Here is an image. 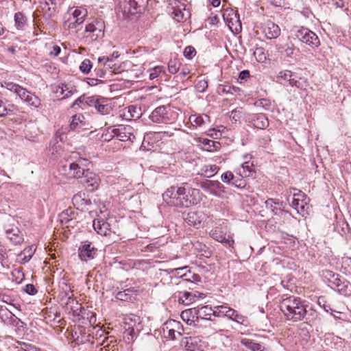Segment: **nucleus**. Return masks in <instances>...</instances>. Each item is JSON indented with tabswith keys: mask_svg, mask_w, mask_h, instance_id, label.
Here are the masks:
<instances>
[{
	"mask_svg": "<svg viewBox=\"0 0 351 351\" xmlns=\"http://www.w3.org/2000/svg\"><path fill=\"white\" fill-rule=\"evenodd\" d=\"M306 302L300 298L289 296L280 302V310L287 320L298 322L306 315Z\"/></svg>",
	"mask_w": 351,
	"mask_h": 351,
	"instance_id": "1",
	"label": "nucleus"
},
{
	"mask_svg": "<svg viewBox=\"0 0 351 351\" xmlns=\"http://www.w3.org/2000/svg\"><path fill=\"white\" fill-rule=\"evenodd\" d=\"M105 23L100 18L93 19L85 25L84 39L87 43H90L104 36Z\"/></svg>",
	"mask_w": 351,
	"mask_h": 351,
	"instance_id": "2",
	"label": "nucleus"
},
{
	"mask_svg": "<svg viewBox=\"0 0 351 351\" xmlns=\"http://www.w3.org/2000/svg\"><path fill=\"white\" fill-rule=\"evenodd\" d=\"M148 0H120L119 10L124 18H130L137 14H141Z\"/></svg>",
	"mask_w": 351,
	"mask_h": 351,
	"instance_id": "3",
	"label": "nucleus"
},
{
	"mask_svg": "<svg viewBox=\"0 0 351 351\" xmlns=\"http://www.w3.org/2000/svg\"><path fill=\"white\" fill-rule=\"evenodd\" d=\"M172 110L169 106H161L156 108L150 114V119L157 123H166L172 121Z\"/></svg>",
	"mask_w": 351,
	"mask_h": 351,
	"instance_id": "4",
	"label": "nucleus"
},
{
	"mask_svg": "<svg viewBox=\"0 0 351 351\" xmlns=\"http://www.w3.org/2000/svg\"><path fill=\"white\" fill-rule=\"evenodd\" d=\"M295 36L301 42L312 47H317L320 44L318 36L308 29L302 28L298 30Z\"/></svg>",
	"mask_w": 351,
	"mask_h": 351,
	"instance_id": "5",
	"label": "nucleus"
},
{
	"mask_svg": "<svg viewBox=\"0 0 351 351\" xmlns=\"http://www.w3.org/2000/svg\"><path fill=\"white\" fill-rule=\"evenodd\" d=\"M308 199L301 191L293 194L291 205L294 209L297 210L298 213L302 215V216L307 214V210L308 208Z\"/></svg>",
	"mask_w": 351,
	"mask_h": 351,
	"instance_id": "6",
	"label": "nucleus"
},
{
	"mask_svg": "<svg viewBox=\"0 0 351 351\" xmlns=\"http://www.w3.org/2000/svg\"><path fill=\"white\" fill-rule=\"evenodd\" d=\"M134 130L130 125H120L117 128L111 129V133L113 134L111 137L116 136L121 141H133L135 139Z\"/></svg>",
	"mask_w": 351,
	"mask_h": 351,
	"instance_id": "7",
	"label": "nucleus"
},
{
	"mask_svg": "<svg viewBox=\"0 0 351 351\" xmlns=\"http://www.w3.org/2000/svg\"><path fill=\"white\" fill-rule=\"evenodd\" d=\"M186 191L184 195H180V197L176 199L173 202V205L175 206H183L189 207L191 206L197 204V199L195 193L196 192L195 189H192L189 186L186 188Z\"/></svg>",
	"mask_w": 351,
	"mask_h": 351,
	"instance_id": "8",
	"label": "nucleus"
},
{
	"mask_svg": "<svg viewBox=\"0 0 351 351\" xmlns=\"http://www.w3.org/2000/svg\"><path fill=\"white\" fill-rule=\"evenodd\" d=\"M82 178L81 182L85 184L89 191H94L97 189L100 182V178L96 173L86 169Z\"/></svg>",
	"mask_w": 351,
	"mask_h": 351,
	"instance_id": "9",
	"label": "nucleus"
},
{
	"mask_svg": "<svg viewBox=\"0 0 351 351\" xmlns=\"http://www.w3.org/2000/svg\"><path fill=\"white\" fill-rule=\"evenodd\" d=\"M180 322L175 320H169L163 324L162 332L164 337L169 339H176V335H181V332L176 330V328H180Z\"/></svg>",
	"mask_w": 351,
	"mask_h": 351,
	"instance_id": "10",
	"label": "nucleus"
},
{
	"mask_svg": "<svg viewBox=\"0 0 351 351\" xmlns=\"http://www.w3.org/2000/svg\"><path fill=\"white\" fill-rule=\"evenodd\" d=\"M186 187H179L176 189L174 186H171L162 194L164 201L168 204H172L174 200L179 199L180 195H184L186 193Z\"/></svg>",
	"mask_w": 351,
	"mask_h": 351,
	"instance_id": "11",
	"label": "nucleus"
},
{
	"mask_svg": "<svg viewBox=\"0 0 351 351\" xmlns=\"http://www.w3.org/2000/svg\"><path fill=\"white\" fill-rule=\"evenodd\" d=\"M97 251V248H95L91 243L85 241L79 247L78 256L82 261H86L88 259L93 258Z\"/></svg>",
	"mask_w": 351,
	"mask_h": 351,
	"instance_id": "12",
	"label": "nucleus"
},
{
	"mask_svg": "<svg viewBox=\"0 0 351 351\" xmlns=\"http://www.w3.org/2000/svg\"><path fill=\"white\" fill-rule=\"evenodd\" d=\"M179 4L180 2L176 0H173L171 3H170V5H172L171 8L172 10L171 15L173 19L177 22H181L186 19L190 15L189 10L185 8H181Z\"/></svg>",
	"mask_w": 351,
	"mask_h": 351,
	"instance_id": "13",
	"label": "nucleus"
},
{
	"mask_svg": "<svg viewBox=\"0 0 351 351\" xmlns=\"http://www.w3.org/2000/svg\"><path fill=\"white\" fill-rule=\"evenodd\" d=\"M73 206L78 210H88V206L91 204L90 199L85 193L79 192L74 195L72 199Z\"/></svg>",
	"mask_w": 351,
	"mask_h": 351,
	"instance_id": "14",
	"label": "nucleus"
},
{
	"mask_svg": "<svg viewBox=\"0 0 351 351\" xmlns=\"http://www.w3.org/2000/svg\"><path fill=\"white\" fill-rule=\"evenodd\" d=\"M278 78L288 82L291 86H296L300 88L303 87L304 81L301 78L298 80L296 75L293 74L291 71L285 70L280 71L278 75Z\"/></svg>",
	"mask_w": 351,
	"mask_h": 351,
	"instance_id": "15",
	"label": "nucleus"
},
{
	"mask_svg": "<svg viewBox=\"0 0 351 351\" xmlns=\"http://www.w3.org/2000/svg\"><path fill=\"white\" fill-rule=\"evenodd\" d=\"M262 28L263 33L268 39L276 38L280 34V29L278 25L271 21H266Z\"/></svg>",
	"mask_w": 351,
	"mask_h": 351,
	"instance_id": "16",
	"label": "nucleus"
},
{
	"mask_svg": "<svg viewBox=\"0 0 351 351\" xmlns=\"http://www.w3.org/2000/svg\"><path fill=\"white\" fill-rule=\"evenodd\" d=\"M40 8L46 19L53 17L57 11V4L54 0H46L40 3Z\"/></svg>",
	"mask_w": 351,
	"mask_h": 351,
	"instance_id": "17",
	"label": "nucleus"
},
{
	"mask_svg": "<svg viewBox=\"0 0 351 351\" xmlns=\"http://www.w3.org/2000/svg\"><path fill=\"white\" fill-rule=\"evenodd\" d=\"M87 161L85 159H80L76 162H71L69 165V175L74 178H81L86 171L82 166L85 165Z\"/></svg>",
	"mask_w": 351,
	"mask_h": 351,
	"instance_id": "18",
	"label": "nucleus"
},
{
	"mask_svg": "<svg viewBox=\"0 0 351 351\" xmlns=\"http://www.w3.org/2000/svg\"><path fill=\"white\" fill-rule=\"evenodd\" d=\"M204 260L199 257V274L204 277V281H210L214 278L213 267L210 265H203ZM199 282H202V278L199 276Z\"/></svg>",
	"mask_w": 351,
	"mask_h": 351,
	"instance_id": "19",
	"label": "nucleus"
},
{
	"mask_svg": "<svg viewBox=\"0 0 351 351\" xmlns=\"http://www.w3.org/2000/svg\"><path fill=\"white\" fill-rule=\"evenodd\" d=\"M181 317L188 325L196 326L197 322V308H191L183 311L181 313Z\"/></svg>",
	"mask_w": 351,
	"mask_h": 351,
	"instance_id": "20",
	"label": "nucleus"
},
{
	"mask_svg": "<svg viewBox=\"0 0 351 351\" xmlns=\"http://www.w3.org/2000/svg\"><path fill=\"white\" fill-rule=\"evenodd\" d=\"M247 119L255 128L258 129H265L269 125V121L264 114L250 115Z\"/></svg>",
	"mask_w": 351,
	"mask_h": 351,
	"instance_id": "21",
	"label": "nucleus"
},
{
	"mask_svg": "<svg viewBox=\"0 0 351 351\" xmlns=\"http://www.w3.org/2000/svg\"><path fill=\"white\" fill-rule=\"evenodd\" d=\"M5 233L7 238L14 245H20L24 241L23 234L21 232V230L16 227L8 229Z\"/></svg>",
	"mask_w": 351,
	"mask_h": 351,
	"instance_id": "22",
	"label": "nucleus"
},
{
	"mask_svg": "<svg viewBox=\"0 0 351 351\" xmlns=\"http://www.w3.org/2000/svg\"><path fill=\"white\" fill-rule=\"evenodd\" d=\"M94 230L100 235L108 236L111 233L110 224L104 219H95L93 223Z\"/></svg>",
	"mask_w": 351,
	"mask_h": 351,
	"instance_id": "23",
	"label": "nucleus"
},
{
	"mask_svg": "<svg viewBox=\"0 0 351 351\" xmlns=\"http://www.w3.org/2000/svg\"><path fill=\"white\" fill-rule=\"evenodd\" d=\"M276 49L278 53H280L282 56L293 58L295 55V48L293 43L291 42L286 43H278L276 45Z\"/></svg>",
	"mask_w": 351,
	"mask_h": 351,
	"instance_id": "24",
	"label": "nucleus"
},
{
	"mask_svg": "<svg viewBox=\"0 0 351 351\" xmlns=\"http://www.w3.org/2000/svg\"><path fill=\"white\" fill-rule=\"evenodd\" d=\"M4 87L8 90L16 93L21 100H23L26 96L28 97L29 93L25 88L13 82H5Z\"/></svg>",
	"mask_w": 351,
	"mask_h": 351,
	"instance_id": "25",
	"label": "nucleus"
},
{
	"mask_svg": "<svg viewBox=\"0 0 351 351\" xmlns=\"http://www.w3.org/2000/svg\"><path fill=\"white\" fill-rule=\"evenodd\" d=\"M75 213L71 208L66 209L60 215V221L62 225L66 227L73 226L76 222L74 217Z\"/></svg>",
	"mask_w": 351,
	"mask_h": 351,
	"instance_id": "26",
	"label": "nucleus"
},
{
	"mask_svg": "<svg viewBox=\"0 0 351 351\" xmlns=\"http://www.w3.org/2000/svg\"><path fill=\"white\" fill-rule=\"evenodd\" d=\"M64 20L63 27L66 29L76 28L77 25L82 24L84 21L71 16V10H69L64 15Z\"/></svg>",
	"mask_w": 351,
	"mask_h": 351,
	"instance_id": "27",
	"label": "nucleus"
},
{
	"mask_svg": "<svg viewBox=\"0 0 351 351\" xmlns=\"http://www.w3.org/2000/svg\"><path fill=\"white\" fill-rule=\"evenodd\" d=\"M249 156L247 155L244 156L243 159L245 162L236 169L237 173L243 178L249 177L252 173V163L250 164V162L247 160ZM250 158H251V157H250Z\"/></svg>",
	"mask_w": 351,
	"mask_h": 351,
	"instance_id": "28",
	"label": "nucleus"
},
{
	"mask_svg": "<svg viewBox=\"0 0 351 351\" xmlns=\"http://www.w3.org/2000/svg\"><path fill=\"white\" fill-rule=\"evenodd\" d=\"M332 288L344 296L351 295V283L347 280L340 278L339 283H337Z\"/></svg>",
	"mask_w": 351,
	"mask_h": 351,
	"instance_id": "29",
	"label": "nucleus"
},
{
	"mask_svg": "<svg viewBox=\"0 0 351 351\" xmlns=\"http://www.w3.org/2000/svg\"><path fill=\"white\" fill-rule=\"evenodd\" d=\"M119 57V53L117 51H114L110 56H102L98 58L99 63H104V66L108 68L111 70L112 72L116 73L117 69L115 67L116 64L111 65L110 62H113L114 60Z\"/></svg>",
	"mask_w": 351,
	"mask_h": 351,
	"instance_id": "30",
	"label": "nucleus"
},
{
	"mask_svg": "<svg viewBox=\"0 0 351 351\" xmlns=\"http://www.w3.org/2000/svg\"><path fill=\"white\" fill-rule=\"evenodd\" d=\"M200 186L205 191L214 193L216 189L219 188L220 183L218 181H213L204 178L202 180H199Z\"/></svg>",
	"mask_w": 351,
	"mask_h": 351,
	"instance_id": "31",
	"label": "nucleus"
},
{
	"mask_svg": "<svg viewBox=\"0 0 351 351\" xmlns=\"http://www.w3.org/2000/svg\"><path fill=\"white\" fill-rule=\"evenodd\" d=\"M199 143H202V149L207 152L216 151L220 147V143L217 141L199 137Z\"/></svg>",
	"mask_w": 351,
	"mask_h": 351,
	"instance_id": "32",
	"label": "nucleus"
},
{
	"mask_svg": "<svg viewBox=\"0 0 351 351\" xmlns=\"http://www.w3.org/2000/svg\"><path fill=\"white\" fill-rule=\"evenodd\" d=\"M95 109L101 114H108L112 110L111 105L108 102L107 99L104 97H100Z\"/></svg>",
	"mask_w": 351,
	"mask_h": 351,
	"instance_id": "33",
	"label": "nucleus"
},
{
	"mask_svg": "<svg viewBox=\"0 0 351 351\" xmlns=\"http://www.w3.org/2000/svg\"><path fill=\"white\" fill-rule=\"evenodd\" d=\"M211 235L215 240L221 243H223L229 247L232 246V245L234 244V240L232 239L231 237L228 236V237H226V235L223 234L220 232H218L217 230L213 231Z\"/></svg>",
	"mask_w": 351,
	"mask_h": 351,
	"instance_id": "34",
	"label": "nucleus"
},
{
	"mask_svg": "<svg viewBox=\"0 0 351 351\" xmlns=\"http://www.w3.org/2000/svg\"><path fill=\"white\" fill-rule=\"evenodd\" d=\"M241 343L252 351H265V347L249 339H241Z\"/></svg>",
	"mask_w": 351,
	"mask_h": 351,
	"instance_id": "35",
	"label": "nucleus"
},
{
	"mask_svg": "<svg viewBox=\"0 0 351 351\" xmlns=\"http://www.w3.org/2000/svg\"><path fill=\"white\" fill-rule=\"evenodd\" d=\"M85 118L82 114H76L72 117V121L69 125L71 130L81 128L84 125V121Z\"/></svg>",
	"mask_w": 351,
	"mask_h": 351,
	"instance_id": "36",
	"label": "nucleus"
},
{
	"mask_svg": "<svg viewBox=\"0 0 351 351\" xmlns=\"http://www.w3.org/2000/svg\"><path fill=\"white\" fill-rule=\"evenodd\" d=\"M214 316V309L208 305L199 307V317L203 320H211V316Z\"/></svg>",
	"mask_w": 351,
	"mask_h": 351,
	"instance_id": "37",
	"label": "nucleus"
},
{
	"mask_svg": "<svg viewBox=\"0 0 351 351\" xmlns=\"http://www.w3.org/2000/svg\"><path fill=\"white\" fill-rule=\"evenodd\" d=\"M138 332V329H134V327L128 326V328L125 330L123 333V337L125 341L128 343L134 341L136 338Z\"/></svg>",
	"mask_w": 351,
	"mask_h": 351,
	"instance_id": "38",
	"label": "nucleus"
},
{
	"mask_svg": "<svg viewBox=\"0 0 351 351\" xmlns=\"http://www.w3.org/2000/svg\"><path fill=\"white\" fill-rule=\"evenodd\" d=\"M195 301V295L191 292L184 291L180 293L178 302L180 303L189 305Z\"/></svg>",
	"mask_w": 351,
	"mask_h": 351,
	"instance_id": "39",
	"label": "nucleus"
},
{
	"mask_svg": "<svg viewBox=\"0 0 351 351\" xmlns=\"http://www.w3.org/2000/svg\"><path fill=\"white\" fill-rule=\"evenodd\" d=\"M135 291L132 289H127L123 291H119L116 295V298L121 301H130L132 299Z\"/></svg>",
	"mask_w": 351,
	"mask_h": 351,
	"instance_id": "40",
	"label": "nucleus"
},
{
	"mask_svg": "<svg viewBox=\"0 0 351 351\" xmlns=\"http://www.w3.org/2000/svg\"><path fill=\"white\" fill-rule=\"evenodd\" d=\"M15 26L18 29H22L27 24V18L23 13L18 12L14 14Z\"/></svg>",
	"mask_w": 351,
	"mask_h": 351,
	"instance_id": "41",
	"label": "nucleus"
},
{
	"mask_svg": "<svg viewBox=\"0 0 351 351\" xmlns=\"http://www.w3.org/2000/svg\"><path fill=\"white\" fill-rule=\"evenodd\" d=\"M218 168L215 165H205L201 169V174L204 178H210L217 173Z\"/></svg>",
	"mask_w": 351,
	"mask_h": 351,
	"instance_id": "42",
	"label": "nucleus"
},
{
	"mask_svg": "<svg viewBox=\"0 0 351 351\" xmlns=\"http://www.w3.org/2000/svg\"><path fill=\"white\" fill-rule=\"evenodd\" d=\"M58 138H60V141H63L62 134H60L59 131L56 132V137L50 143V145H52L51 147L50 148V150H51L52 154H54L55 152L58 154H60V151L61 150V147L60 145H58Z\"/></svg>",
	"mask_w": 351,
	"mask_h": 351,
	"instance_id": "43",
	"label": "nucleus"
},
{
	"mask_svg": "<svg viewBox=\"0 0 351 351\" xmlns=\"http://www.w3.org/2000/svg\"><path fill=\"white\" fill-rule=\"evenodd\" d=\"M324 276L330 284L331 287H333L337 283H339V279L341 278L339 274H335L333 271L329 270L325 271Z\"/></svg>",
	"mask_w": 351,
	"mask_h": 351,
	"instance_id": "44",
	"label": "nucleus"
},
{
	"mask_svg": "<svg viewBox=\"0 0 351 351\" xmlns=\"http://www.w3.org/2000/svg\"><path fill=\"white\" fill-rule=\"evenodd\" d=\"M149 79L154 80L157 77H161L165 75V68L162 66H157L149 69Z\"/></svg>",
	"mask_w": 351,
	"mask_h": 351,
	"instance_id": "45",
	"label": "nucleus"
},
{
	"mask_svg": "<svg viewBox=\"0 0 351 351\" xmlns=\"http://www.w3.org/2000/svg\"><path fill=\"white\" fill-rule=\"evenodd\" d=\"M185 348L188 351H196L197 349V340L196 337H189L185 338Z\"/></svg>",
	"mask_w": 351,
	"mask_h": 351,
	"instance_id": "46",
	"label": "nucleus"
},
{
	"mask_svg": "<svg viewBox=\"0 0 351 351\" xmlns=\"http://www.w3.org/2000/svg\"><path fill=\"white\" fill-rule=\"evenodd\" d=\"M34 250L32 247H27L23 250L19 254V256L21 258V263L25 264L27 263L32 258Z\"/></svg>",
	"mask_w": 351,
	"mask_h": 351,
	"instance_id": "47",
	"label": "nucleus"
},
{
	"mask_svg": "<svg viewBox=\"0 0 351 351\" xmlns=\"http://www.w3.org/2000/svg\"><path fill=\"white\" fill-rule=\"evenodd\" d=\"M159 342L157 339L153 336H149L147 341L145 342V347L148 351L157 350Z\"/></svg>",
	"mask_w": 351,
	"mask_h": 351,
	"instance_id": "48",
	"label": "nucleus"
},
{
	"mask_svg": "<svg viewBox=\"0 0 351 351\" xmlns=\"http://www.w3.org/2000/svg\"><path fill=\"white\" fill-rule=\"evenodd\" d=\"M23 101H25L29 105L34 106V108H38L40 105V99L30 92L28 94V97L26 96Z\"/></svg>",
	"mask_w": 351,
	"mask_h": 351,
	"instance_id": "49",
	"label": "nucleus"
},
{
	"mask_svg": "<svg viewBox=\"0 0 351 351\" xmlns=\"http://www.w3.org/2000/svg\"><path fill=\"white\" fill-rule=\"evenodd\" d=\"M69 10H71V16L83 21L88 14L87 10L83 8H75L74 10L71 8Z\"/></svg>",
	"mask_w": 351,
	"mask_h": 351,
	"instance_id": "50",
	"label": "nucleus"
},
{
	"mask_svg": "<svg viewBox=\"0 0 351 351\" xmlns=\"http://www.w3.org/2000/svg\"><path fill=\"white\" fill-rule=\"evenodd\" d=\"M14 315L8 308H0V317L4 323H10V319H12Z\"/></svg>",
	"mask_w": 351,
	"mask_h": 351,
	"instance_id": "51",
	"label": "nucleus"
},
{
	"mask_svg": "<svg viewBox=\"0 0 351 351\" xmlns=\"http://www.w3.org/2000/svg\"><path fill=\"white\" fill-rule=\"evenodd\" d=\"M254 56L259 62H264L267 59V53L262 47H257L254 51Z\"/></svg>",
	"mask_w": 351,
	"mask_h": 351,
	"instance_id": "52",
	"label": "nucleus"
},
{
	"mask_svg": "<svg viewBox=\"0 0 351 351\" xmlns=\"http://www.w3.org/2000/svg\"><path fill=\"white\" fill-rule=\"evenodd\" d=\"M180 65H181V63L180 62V61L178 60H177V59L170 60L168 63L169 71L172 74L177 73L180 69Z\"/></svg>",
	"mask_w": 351,
	"mask_h": 351,
	"instance_id": "53",
	"label": "nucleus"
},
{
	"mask_svg": "<svg viewBox=\"0 0 351 351\" xmlns=\"http://www.w3.org/2000/svg\"><path fill=\"white\" fill-rule=\"evenodd\" d=\"M99 99L100 97L96 96L86 97L84 95V98H82L81 100H84V105L95 108Z\"/></svg>",
	"mask_w": 351,
	"mask_h": 351,
	"instance_id": "54",
	"label": "nucleus"
},
{
	"mask_svg": "<svg viewBox=\"0 0 351 351\" xmlns=\"http://www.w3.org/2000/svg\"><path fill=\"white\" fill-rule=\"evenodd\" d=\"M92 68V64L90 60L85 59L80 66V70L85 74L88 73Z\"/></svg>",
	"mask_w": 351,
	"mask_h": 351,
	"instance_id": "55",
	"label": "nucleus"
},
{
	"mask_svg": "<svg viewBox=\"0 0 351 351\" xmlns=\"http://www.w3.org/2000/svg\"><path fill=\"white\" fill-rule=\"evenodd\" d=\"M229 307L225 305L217 306L214 308V316H225L228 313Z\"/></svg>",
	"mask_w": 351,
	"mask_h": 351,
	"instance_id": "56",
	"label": "nucleus"
},
{
	"mask_svg": "<svg viewBox=\"0 0 351 351\" xmlns=\"http://www.w3.org/2000/svg\"><path fill=\"white\" fill-rule=\"evenodd\" d=\"M196 49L192 46L186 47L184 50V56L188 58L191 59L196 54Z\"/></svg>",
	"mask_w": 351,
	"mask_h": 351,
	"instance_id": "57",
	"label": "nucleus"
},
{
	"mask_svg": "<svg viewBox=\"0 0 351 351\" xmlns=\"http://www.w3.org/2000/svg\"><path fill=\"white\" fill-rule=\"evenodd\" d=\"M56 92H60L62 95H64L63 97H68L72 94L71 90H69L67 85L62 84V86H58Z\"/></svg>",
	"mask_w": 351,
	"mask_h": 351,
	"instance_id": "58",
	"label": "nucleus"
},
{
	"mask_svg": "<svg viewBox=\"0 0 351 351\" xmlns=\"http://www.w3.org/2000/svg\"><path fill=\"white\" fill-rule=\"evenodd\" d=\"M224 129L225 128L223 126H220L218 130L215 128L210 129L208 130V135L213 137V138H218L221 136V129Z\"/></svg>",
	"mask_w": 351,
	"mask_h": 351,
	"instance_id": "59",
	"label": "nucleus"
},
{
	"mask_svg": "<svg viewBox=\"0 0 351 351\" xmlns=\"http://www.w3.org/2000/svg\"><path fill=\"white\" fill-rule=\"evenodd\" d=\"M219 21L218 16L217 15L208 17L205 21V27H211L213 25H215Z\"/></svg>",
	"mask_w": 351,
	"mask_h": 351,
	"instance_id": "60",
	"label": "nucleus"
},
{
	"mask_svg": "<svg viewBox=\"0 0 351 351\" xmlns=\"http://www.w3.org/2000/svg\"><path fill=\"white\" fill-rule=\"evenodd\" d=\"M202 76H199V92H204L208 88V81L204 77L202 79Z\"/></svg>",
	"mask_w": 351,
	"mask_h": 351,
	"instance_id": "61",
	"label": "nucleus"
},
{
	"mask_svg": "<svg viewBox=\"0 0 351 351\" xmlns=\"http://www.w3.org/2000/svg\"><path fill=\"white\" fill-rule=\"evenodd\" d=\"M21 346L23 351H38L39 349L36 346L25 342H23Z\"/></svg>",
	"mask_w": 351,
	"mask_h": 351,
	"instance_id": "62",
	"label": "nucleus"
},
{
	"mask_svg": "<svg viewBox=\"0 0 351 351\" xmlns=\"http://www.w3.org/2000/svg\"><path fill=\"white\" fill-rule=\"evenodd\" d=\"M186 219L188 220V223L189 224H192V225L195 226L196 224V222L197 220V216L196 215V212L195 211L189 212L188 213V217H187Z\"/></svg>",
	"mask_w": 351,
	"mask_h": 351,
	"instance_id": "63",
	"label": "nucleus"
},
{
	"mask_svg": "<svg viewBox=\"0 0 351 351\" xmlns=\"http://www.w3.org/2000/svg\"><path fill=\"white\" fill-rule=\"evenodd\" d=\"M25 291L29 295H35L37 290L32 284H27L24 289Z\"/></svg>",
	"mask_w": 351,
	"mask_h": 351,
	"instance_id": "64",
	"label": "nucleus"
}]
</instances>
